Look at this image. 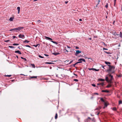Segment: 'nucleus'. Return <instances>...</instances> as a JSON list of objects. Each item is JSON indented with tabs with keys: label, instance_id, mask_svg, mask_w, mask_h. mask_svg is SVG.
Segmentation results:
<instances>
[{
	"label": "nucleus",
	"instance_id": "6",
	"mask_svg": "<svg viewBox=\"0 0 122 122\" xmlns=\"http://www.w3.org/2000/svg\"><path fill=\"white\" fill-rule=\"evenodd\" d=\"M91 118L89 117H88L85 120V122H90Z\"/></svg>",
	"mask_w": 122,
	"mask_h": 122
},
{
	"label": "nucleus",
	"instance_id": "30",
	"mask_svg": "<svg viewBox=\"0 0 122 122\" xmlns=\"http://www.w3.org/2000/svg\"><path fill=\"white\" fill-rule=\"evenodd\" d=\"M11 75H4L5 76L10 77L11 76Z\"/></svg>",
	"mask_w": 122,
	"mask_h": 122
},
{
	"label": "nucleus",
	"instance_id": "56",
	"mask_svg": "<svg viewBox=\"0 0 122 122\" xmlns=\"http://www.w3.org/2000/svg\"><path fill=\"white\" fill-rule=\"evenodd\" d=\"M71 61H70V63H71L73 61V60H71Z\"/></svg>",
	"mask_w": 122,
	"mask_h": 122
},
{
	"label": "nucleus",
	"instance_id": "64",
	"mask_svg": "<svg viewBox=\"0 0 122 122\" xmlns=\"http://www.w3.org/2000/svg\"><path fill=\"white\" fill-rule=\"evenodd\" d=\"M94 37H95V38H97V36H94Z\"/></svg>",
	"mask_w": 122,
	"mask_h": 122
},
{
	"label": "nucleus",
	"instance_id": "45",
	"mask_svg": "<svg viewBox=\"0 0 122 122\" xmlns=\"http://www.w3.org/2000/svg\"><path fill=\"white\" fill-rule=\"evenodd\" d=\"M94 95H98V93H94Z\"/></svg>",
	"mask_w": 122,
	"mask_h": 122
},
{
	"label": "nucleus",
	"instance_id": "53",
	"mask_svg": "<svg viewBox=\"0 0 122 122\" xmlns=\"http://www.w3.org/2000/svg\"><path fill=\"white\" fill-rule=\"evenodd\" d=\"M116 3V2H114V6H115Z\"/></svg>",
	"mask_w": 122,
	"mask_h": 122
},
{
	"label": "nucleus",
	"instance_id": "14",
	"mask_svg": "<svg viewBox=\"0 0 122 122\" xmlns=\"http://www.w3.org/2000/svg\"><path fill=\"white\" fill-rule=\"evenodd\" d=\"M101 92H105L107 93H109V91L107 90H102Z\"/></svg>",
	"mask_w": 122,
	"mask_h": 122
},
{
	"label": "nucleus",
	"instance_id": "26",
	"mask_svg": "<svg viewBox=\"0 0 122 122\" xmlns=\"http://www.w3.org/2000/svg\"><path fill=\"white\" fill-rule=\"evenodd\" d=\"M112 110L113 111H117V108L116 107H114L112 108Z\"/></svg>",
	"mask_w": 122,
	"mask_h": 122
},
{
	"label": "nucleus",
	"instance_id": "27",
	"mask_svg": "<svg viewBox=\"0 0 122 122\" xmlns=\"http://www.w3.org/2000/svg\"><path fill=\"white\" fill-rule=\"evenodd\" d=\"M21 59H23L25 61H26V59L25 58H23L22 57H21Z\"/></svg>",
	"mask_w": 122,
	"mask_h": 122
},
{
	"label": "nucleus",
	"instance_id": "54",
	"mask_svg": "<svg viewBox=\"0 0 122 122\" xmlns=\"http://www.w3.org/2000/svg\"><path fill=\"white\" fill-rule=\"evenodd\" d=\"M67 47L68 48H71V47H69V46H67Z\"/></svg>",
	"mask_w": 122,
	"mask_h": 122
},
{
	"label": "nucleus",
	"instance_id": "4",
	"mask_svg": "<svg viewBox=\"0 0 122 122\" xmlns=\"http://www.w3.org/2000/svg\"><path fill=\"white\" fill-rule=\"evenodd\" d=\"M112 74H108L107 75L109 77H110L111 79H110V84H112L113 82L112 81V80L113 79V76L111 75Z\"/></svg>",
	"mask_w": 122,
	"mask_h": 122
},
{
	"label": "nucleus",
	"instance_id": "46",
	"mask_svg": "<svg viewBox=\"0 0 122 122\" xmlns=\"http://www.w3.org/2000/svg\"><path fill=\"white\" fill-rule=\"evenodd\" d=\"M10 40H6V41H4L5 42H8V41H10Z\"/></svg>",
	"mask_w": 122,
	"mask_h": 122
},
{
	"label": "nucleus",
	"instance_id": "18",
	"mask_svg": "<svg viewBox=\"0 0 122 122\" xmlns=\"http://www.w3.org/2000/svg\"><path fill=\"white\" fill-rule=\"evenodd\" d=\"M98 80L99 81H105V80L104 79H102L99 78L98 79Z\"/></svg>",
	"mask_w": 122,
	"mask_h": 122
},
{
	"label": "nucleus",
	"instance_id": "58",
	"mask_svg": "<svg viewBox=\"0 0 122 122\" xmlns=\"http://www.w3.org/2000/svg\"><path fill=\"white\" fill-rule=\"evenodd\" d=\"M82 20V19H79V21H81Z\"/></svg>",
	"mask_w": 122,
	"mask_h": 122
},
{
	"label": "nucleus",
	"instance_id": "49",
	"mask_svg": "<svg viewBox=\"0 0 122 122\" xmlns=\"http://www.w3.org/2000/svg\"><path fill=\"white\" fill-rule=\"evenodd\" d=\"M102 66V67L104 69H105V68L104 67V66Z\"/></svg>",
	"mask_w": 122,
	"mask_h": 122
},
{
	"label": "nucleus",
	"instance_id": "48",
	"mask_svg": "<svg viewBox=\"0 0 122 122\" xmlns=\"http://www.w3.org/2000/svg\"><path fill=\"white\" fill-rule=\"evenodd\" d=\"M44 55L46 56H49V55L46 54H44Z\"/></svg>",
	"mask_w": 122,
	"mask_h": 122
},
{
	"label": "nucleus",
	"instance_id": "35",
	"mask_svg": "<svg viewBox=\"0 0 122 122\" xmlns=\"http://www.w3.org/2000/svg\"><path fill=\"white\" fill-rule=\"evenodd\" d=\"M100 85H101L102 86H103V85H104V83L102 82L101 83H100Z\"/></svg>",
	"mask_w": 122,
	"mask_h": 122
},
{
	"label": "nucleus",
	"instance_id": "21",
	"mask_svg": "<svg viewBox=\"0 0 122 122\" xmlns=\"http://www.w3.org/2000/svg\"><path fill=\"white\" fill-rule=\"evenodd\" d=\"M14 19V18L11 17L10 18L9 20L10 21H12Z\"/></svg>",
	"mask_w": 122,
	"mask_h": 122
},
{
	"label": "nucleus",
	"instance_id": "39",
	"mask_svg": "<svg viewBox=\"0 0 122 122\" xmlns=\"http://www.w3.org/2000/svg\"><path fill=\"white\" fill-rule=\"evenodd\" d=\"M19 45V44H15V43H14V44H13V46H16V45Z\"/></svg>",
	"mask_w": 122,
	"mask_h": 122
},
{
	"label": "nucleus",
	"instance_id": "47",
	"mask_svg": "<svg viewBox=\"0 0 122 122\" xmlns=\"http://www.w3.org/2000/svg\"><path fill=\"white\" fill-rule=\"evenodd\" d=\"M33 46L35 47H37V44L36 45H33Z\"/></svg>",
	"mask_w": 122,
	"mask_h": 122
},
{
	"label": "nucleus",
	"instance_id": "13",
	"mask_svg": "<svg viewBox=\"0 0 122 122\" xmlns=\"http://www.w3.org/2000/svg\"><path fill=\"white\" fill-rule=\"evenodd\" d=\"M104 103V107H103V108L104 109L106 107H107L108 105L107 104V103L106 102Z\"/></svg>",
	"mask_w": 122,
	"mask_h": 122
},
{
	"label": "nucleus",
	"instance_id": "41",
	"mask_svg": "<svg viewBox=\"0 0 122 122\" xmlns=\"http://www.w3.org/2000/svg\"><path fill=\"white\" fill-rule=\"evenodd\" d=\"M104 52L105 53H107V54H111V53H110V52H106V51H104Z\"/></svg>",
	"mask_w": 122,
	"mask_h": 122
},
{
	"label": "nucleus",
	"instance_id": "62",
	"mask_svg": "<svg viewBox=\"0 0 122 122\" xmlns=\"http://www.w3.org/2000/svg\"><path fill=\"white\" fill-rule=\"evenodd\" d=\"M69 61V60H66L65 61V62H66V61L68 62V61Z\"/></svg>",
	"mask_w": 122,
	"mask_h": 122
},
{
	"label": "nucleus",
	"instance_id": "25",
	"mask_svg": "<svg viewBox=\"0 0 122 122\" xmlns=\"http://www.w3.org/2000/svg\"><path fill=\"white\" fill-rule=\"evenodd\" d=\"M57 113H56V114L55 116V118L56 119H57Z\"/></svg>",
	"mask_w": 122,
	"mask_h": 122
},
{
	"label": "nucleus",
	"instance_id": "63",
	"mask_svg": "<svg viewBox=\"0 0 122 122\" xmlns=\"http://www.w3.org/2000/svg\"><path fill=\"white\" fill-rule=\"evenodd\" d=\"M38 22H41V21L40 20H38V21H37Z\"/></svg>",
	"mask_w": 122,
	"mask_h": 122
},
{
	"label": "nucleus",
	"instance_id": "24",
	"mask_svg": "<svg viewBox=\"0 0 122 122\" xmlns=\"http://www.w3.org/2000/svg\"><path fill=\"white\" fill-rule=\"evenodd\" d=\"M119 35L121 38H122V33L121 32H120Z\"/></svg>",
	"mask_w": 122,
	"mask_h": 122
},
{
	"label": "nucleus",
	"instance_id": "17",
	"mask_svg": "<svg viewBox=\"0 0 122 122\" xmlns=\"http://www.w3.org/2000/svg\"><path fill=\"white\" fill-rule=\"evenodd\" d=\"M100 100L102 102H103L104 103L105 102L104 99L102 98H100Z\"/></svg>",
	"mask_w": 122,
	"mask_h": 122
},
{
	"label": "nucleus",
	"instance_id": "51",
	"mask_svg": "<svg viewBox=\"0 0 122 122\" xmlns=\"http://www.w3.org/2000/svg\"><path fill=\"white\" fill-rule=\"evenodd\" d=\"M75 48L76 49H78L79 48V47L78 46H76Z\"/></svg>",
	"mask_w": 122,
	"mask_h": 122
},
{
	"label": "nucleus",
	"instance_id": "36",
	"mask_svg": "<svg viewBox=\"0 0 122 122\" xmlns=\"http://www.w3.org/2000/svg\"><path fill=\"white\" fill-rule=\"evenodd\" d=\"M25 46H26V47H29V48H31V47L30 46H29V45H25Z\"/></svg>",
	"mask_w": 122,
	"mask_h": 122
},
{
	"label": "nucleus",
	"instance_id": "33",
	"mask_svg": "<svg viewBox=\"0 0 122 122\" xmlns=\"http://www.w3.org/2000/svg\"><path fill=\"white\" fill-rule=\"evenodd\" d=\"M119 104H122V101L121 100H120L119 101Z\"/></svg>",
	"mask_w": 122,
	"mask_h": 122
},
{
	"label": "nucleus",
	"instance_id": "31",
	"mask_svg": "<svg viewBox=\"0 0 122 122\" xmlns=\"http://www.w3.org/2000/svg\"><path fill=\"white\" fill-rule=\"evenodd\" d=\"M108 6V3H107L106 5L105 6V7L106 8H107Z\"/></svg>",
	"mask_w": 122,
	"mask_h": 122
},
{
	"label": "nucleus",
	"instance_id": "57",
	"mask_svg": "<svg viewBox=\"0 0 122 122\" xmlns=\"http://www.w3.org/2000/svg\"><path fill=\"white\" fill-rule=\"evenodd\" d=\"M37 46H38V47H39V46H40V44H37Z\"/></svg>",
	"mask_w": 122,
	"mask_h": 122
},
{
	"label": "nucleus",
	"instance_id": "55",
	"mask_svg": "<svg viewBox=\"0 0 122 122\" xmlns=\"http://www.w3.org/2000/svg\"><path fill=\"white\" fill-rule=\"evenodd\" d=\"M115 20H114V21H113V25H114V23H115Z\"/></svg>",
	"mask_w": 122,
	"mask_h": 122
},
{
	"label": "nucleus",
	"instance_id": "7",
	"mask_svg": "<svg viewBox=\"0 0 122 122\" xmlns=\"http://www.w3.org/2000/svg\"><path fill=\"white\" fill-rule=\"evenodd\" d=\"M30 77L28 78V79H32L34 78L36 79L37 78V76H29Z\"/></svg>",
	"mask_w": 122,
	"mask_h": 122
},
{
	"label": "nucleus",
	"instance_id": "9",
	"mask_svg": "<svg viewBox=\"0 0 122 122\" xmlns=\"http://www.w3.org/2000/svg\"><path fill=\"white\" fill-rule=\"evenodd\" d=\"M88 69L90 70H92L93 71H99V69L97 70V69H96L95 68H89Z\"/></svg>",
	"mask_w": 122,
	"mask_h": 122
},
{
	"label": "nucleus",
	"instance_id": "16",
	"mask_svg": "<svg viewBox=\"0 0 122 122\" xmlns=\"http://www.w3.org/2000/svg\"><path fill=\"white\" fill-rule=\"evenodd\" d=\"M17 9L18 10V14H19L20 13V7H17Z\"/></svg>",
	"mask_w": 122,
	"mask_h": 122
},
{
	"label": "nucleus",
	"instance_id": "38",
	"mask_svg": "<svg viewBox=\"0 0 122 122\" xmlns=\"http://www.w3.org/2000/svg\"><path fill=\"white\" fill-rule=\"evenodd\" d=\"M38 56H39V57H40V58H44V57H43V56H41L40 55H39Z\"/></svg>",
	"mask_w": 122,
	"mask_h": 122
},
{
	"label": "nucleus",
	"instance_id": "37",
	"mask_svg": "<svg viewBox=\"0 0 122 122\" xmlns=\"http://www.w3.org/2000/svg\"><path fill=\"white\" fill-rule=\"evenodd\" d=\"M73 80L74 81H78V79H75Z\"/></svg>",
	"mask_w": 122,
	"mask_h": 122
},
{
	"label": "nucleus",
	"instance_id": "50",
	"mask_svg": "<svg viewBox=\"0 0 122 122\" xmlns=\"http://www.w3.org/2000/svg\"><path fill=\"white\" fill-rule=\"evenodd\" d=\"M103 50H107L108 49H106V48H103Z\"/></svg>",
	"mask_w": 122,
	"mask_h": 122
},
{
	"label": "nucleus",
	"instance_id": "10",
	"mask_svg": "<svg viewBox=\"0 0 122 122\" xmlns=\"http://www.w3.org/2000/svg\"><path fill=\"white\" fill-rule=\"evenodd\" d=\"M78 61H83V62H85L86 61L85 59L83 58H81L78 60Z\"/></svg>",
	"mask_w": 122,
	"mask_h": 122
},
{
	"label": "nucleus",
	"instance_id": "3",
	"mask_svg": "<svg viewBox=\"0 0 122 122\" xmlns=\"http://www.w3.org/2000/svg\"><path fill=\"white\" fill-rule=\"evenodd\" d=\"M45 39H46L51 41L52 42H53V43L55 44L56 45H57L58 44V43L56 42V41H52V39L50 37H47L46 36H45Z\"/></svg>",
	"mask_w": 122,
	"mask_h": 122
},
{
	"label": "nucleus",
	"instance_id": "23",
	"mask_svg": "<svg viewBox=\"0 0 122 122\" xmlns=\"http://www.w3.org/2000/svg\"><path fill=\"white\" fill-rule=\"evenodd\" d=\"M29 41H28L27 40H25V41H23V43L26 42V43H29Z\"/></svg>",
	"mask_w": 122,
	"mask_h": 122
},
{
	"label": "nucleus",
	"instance_id": "32",
	"mask_svg": "<svg viewBox=\"0 0 122 122\" xmlns=\"http://www.w3.org/2000/svg\"><path fill=\"white\" fill-rule=\"evenodd\" d=\"M101 108V107H99L98 108H96V109L97 110H99Z\"/></svg>",
	"mask_w": 122,
	"mask_h": 122
},
{
	"label": "nucleus",
	"instance_id": "11",
	"mask_svg": "<svg viewBox=\"0 0 122 122\" xmlns=\"http://www.w3.org/2000/svg\"><path fill=\"white\" fill-rule=\"evenodd\" d=\"M106 81H107V82L108 83H110V80H109L108 79V77H107L106 76V77L105 79Z\"/></svg>",
	"mask_w": 122,
	"mask_h": 122
},
{
	"label": "nucleus",
	"instance_id": "12",
	"mask_svg": "<svg viewBox=\"0 0 122 122\" xmlns=\"http://www.w3.org/2000/svg\"><path fill=\"white\" fill-rule=\"evenodd\" d=\"M81 62H82V61H79L77 62H76V63H75L73 65V66L74 67H75V66L78 63H81Z\"/></svg>",
	"mask_w": 122,
	"mask_h": 122
},
{
	"label": "nucleus",
	"instance_id": "8",
	"mask_svg": "<svg viewBox=\"0 0 122 122\" xmlns=\"http://www.w3.org/2000/svg\"><path fill=\"white\" fill-rule=\"evenodd\" d=\"M19 37L20 38H25L24 36L23 35H22L21 34H20L19 35Z\"/></svg>",
	"mask_w": 122,
	"mask_h": 122
},
{
	"label": "nucleus",
	"instance_id": "19",
	"mask_svg": "<svg viewBox=\"0 0 122 122\" xmlns=\"http://www.w3.org/2000/svg\"><path fill=\"white\" fill-rule=\"evenodd\" d=\"M105 63L107 65H108V64H110L111 63L110 62H109L105 61Z\"/></svg>",
	"mask_w": 122,
	"mask_h": 122
},
{
	"label": "nucleus",
	"instance_id": "20",
	"mask_svg": "<svg viewBox=\"0 0 122 122\" xmlns=\"http://www.w3.org/2000/svg\"><path fill=\"white\" fill-rule=\"evenodd\" d=\"M52 54L55 56H56L58 54H59V53L55 52L53 53Z\"/></svg>",
	"mask_w": 122,
	"mask_h": 122
},
{
	"label": "nucleus",
	"instance_id": "34",
	"mask_svg": "<svg viewBox=\"0 0 122 122\" xmlns=\"http://www.w3.org/2000/svg\"><path fill=\"white\" fill-rule=\"evenodd\" d=\"M31 65L34 68H35V66L34 64H31Z\"/></svg>",
	"mask_w": 122,
	"mask_h": 122
},
{
	"label": "nucleus",
	"instance_id": "40",
	"mask_svg": "<svg viewBox=\"0 0 122 122\" xmlns=\"http://www.w3.org/2000/svg\"><path fill=\"white\" fill-rule=\"evenodd\" d=\"M9 47L11 48H14V47L12 46H9Z\"/></svg>",
	"mask_w": 122,
	"mask_h": 122
},
{
	"label": "nucleus",
	"instance_id": "28",
	"mask_svg": "<svg viewBox=\"0 0 122 122\" xmlns=\"http://www.w3.org/2000/svg\"><path fill=\"white\" fill-rule=\"evenodd\" d=\"M45 64H53L54 63L52 62H46L45 63Z\"/></svg>",
	"mask_w": 122,
	"mask_h": 122
},
{
	"label": "nucleus",
	"instance_id": "44",
	"mask_svg": "<svg viewBox=\"0 0 122 122\" xmlns=\"http://www.w3.org/2000/svg\"><path fill=\"white\" fill-rule=\"evenodd\" d=\"M98 0V3H97V5H98L99 4L100 2V0Z\"/></svg>",
	"mask_w": 122,
	"mask_h": 122
},
{
	"label": "nucleus",
	"instance_id": "5",
	"mask_svg": "<svg viewBox=\"0 0 122 122\" xmlns=\"http://www.w3.org/2000/svg\"><path fill=\"white\" fill-rule=\"evenodd\" d=\"M81 52V51H80L78 50L76 51V52L75 54V55L76 56H77L79 53Z\"/></svg>",
	"mask_w": 122,
	"mask_h": 122
},
{
	"label": "nucleus",
	"instance_id": "42",
	"mask_svg": "<svg viewBox=\"0 0 122 122\" xmlns=\"http://www.w3.org/2000/svg\"><path fill=\"white\" fill-rule=\"evenodd\" d=\"M13 39H15V38L16 37V38H17V37H16L15 36H13Z\"/></svg>",
	"mask_w": 122,
	"mask_h": 122
},
{
	"label": "nucleus",
	"instance_id": "29",
	"mask_svg": "<svg viewBox=\"0 0 122 122\" xmlns=\"http://www.w3.org/2000/svg\"><path fill=\"white\" fill-rule=\"evenodd\" d=\"M113 35L115 36H116V35L118 36L119 35V34H118L116 32H114V34Z\"/></svg>",
	"mask_w": 122,
	"mask_h": 122
},
{
	"label": "nucleus",
	"instance_id": "43",
	"mask_svg": "<svg viewBox=\"0 0 122 122\" xmlns=\"http://www.w3.org/2000/svg\"><path fill=\"white\" fill-rule=\"evenodd\" d=\"M92 85L94 87H95L96 86L94 84H92Z\"/></svg>",
	"mask_w": 122,
	"mask_h": 122
},
{
	"label": "nucleus",
	"instance_id": "22",
	"mask_svg": "<svg viewBox=\"0 0 122 122\" xmlns=\"http://www.w3.org/2000/svg\"><path fill=\"white\" fill-rule=\"evenodd\" d=\"M111 86V85L110 84H109L108 85L106 86V87L107 88H109V87H110Z\"/></svg>",
	"mask_w": 122,
	"mask_h": 122
},
{
	"label": "nucleus",
	"instance_id": "2",
	"mask_svg": "<svg viewBox=\"0 0 122 122\" xmlns=\"http://www.w3.org/2000/svg\"><path fill=\"white\" fill-rule=\"evenodd\" d=\"M23 28L24 27H18L17 28L10 29V31H14L18 32L20 30H21V29H23Z\"/></svg>",
	"mask_w": 122,
	"mask_h": 122
},
{
	"label": "nucleus",
	"instance_id": "15",
	"mask_svg": "<svg viewBox=\"0 0 122 122\" xmlns=\"http://www.w3.org/2000/svg\"><path fill=\"white\" fill-rule=\"evenodd\" d=\"M15 52L16 53H18L19 54H21V52L19 51V50L15 51Z\"/></svg>",
	"mask_w": 122,
	"mask_h": 122
},
{
	"label": "nucleus",
	"instance_id": "59",
	"mask_svg": "<svg viewBox=\"0 0 122 122\" xmlns=\"http://www.w3.org/2000/svg\"><path fill=\"white\" fill-rule=\"evenodd\" d=\"M68 2V1H65V3L66 4H67Z\"/></svg>",
	"mask_w": 122,
	"mask_h": 122
},
{
	"label": "nucleus",
	"instance_id": "61",
	"mask_svg": "<svg viewBox=\"0 0 122 122\" xmlns=\"http://www.w3.org/2000/svg\"><path fill=\"white\" fill-rule=\"evenodd\" d=\"M94 119H95V118H92V121H94Z\"/></svg>",
	"mask_w": 122,
	"mask_h": 122
},
{
	"label": "nucleus",
	"instance_id": "1",
	"mask_svg": "<svg viewBox=\"0 0 122 122\" xmlns=\"http://www.w3.org/2000/svg\"><path fill=\"white\" fill-rule=\"evenodd\" d=\"M108 66L109 67L108 69H107L106 71L109 74H114L115 73L114 70L115 67L114 66H112L110 65H108Z\"/></svg>",
	"mask_w": 122,
	"mask_h": 122
},
{
	"label": "nucleus",
	"instance_id": "52",
	"mask_svg": "<svg viewBox=\"0 0 122 122\" xmlns=\"http://www.w3.org/2000/svg\"><path fill=\"white\" fill-rule=\"evenodd\" d=\"M77 119L78 120L79 122L80 118L79 117H77Z\"/></svg>",
	"mask_w": 122,
	"mask_h": 122
},
{
	"label": "nucleus",
	"instance_id": "60",
	"mask_svg": "<svg viewBox=\"0 0 122 122\" xmlns=\"http://www.w3.org/2000/svg\"><path fill=\"white\" fill-rule=\"evenodd\" d=\"M38 0H33V1L34 2H35V1H37Z\"/></svg>",
	"mask_w": 122,
	"mask_h": 122
}]
</instances>
